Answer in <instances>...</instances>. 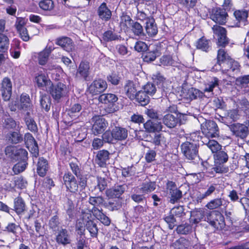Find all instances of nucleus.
<instances>
[{
    "instance_id": "nucleus-37",
    "label": "nucleus",
    "mask_w": 249,
    "mask_h": 249,
    "mask_svg": "<svg viewBox=\"0 0 249 249\" xmlns=\"http://www.w3.org/2000/svg\"><path fill=\"white\" fill-rule=\"evenodd\" d=\"M156 188V183L155 181L151 180L146 181L142 183L140 188L138 190L141 193H143L144 195L150 194L154 191Z\"/></svg>"
},
{
    "instance_id": "nucleus-61",
    "label": "nucleus",
    "mask_w": 249,
    "mask_h": 249,
    "mask_svg": "<svg viewBox=\"0 0 249 249\" xmlns=\"http://www.w3.org/2000/svg\"><path fill=\"white\" fill-rule=\"evenodd\" d=\"M27 161H18L14 165L12 168V170L14 173V174L18 175V174L23 172L27 168Z\"/></svg>"
},
{
    "instance_id": "nucleus-54",
    "label": "nucleus",
    "mask_w": 249,
    "mask_h": 249,
    "mask_svg": "<svg viewBox=\"0 0 249 249\" xmlns=\"http://www.w3.org/2000/svg\"><path fill=\"white\" fill-rule=\"evenodd\" d=\"M235 84L238 87L241 89L247 87L249 84V74L237 77L235 80Z\"/></svg>"
},
{
    "instance_id": "nucleus-34",
    "label": "nucleus",
    "mask_w": 249,
    "mask_h": 249,
    "mask_svg": "<svg viewBox=\"0 0 249 249\" xmlns=\"http://www.w3.org/2000/svg\"><path fill=\"white\" fill-rule=\"evenodd\" d=\"M105 199L101 196H91L89 198V203L93 206L92 212L93 213L99 212V207L103 206Z\"/></svg>"
},
{
    "instance_id": "nucleus-23",
    "label": "nucleus",
    "mask_w": 249,
    "mask_h": 249,
    "mask_svg": "<svg viewBox=\"0 0 249 249\" xmlns=\"http://www.w3.org/2000/svg\"><path fill=\"white\" fill-rule=\"evenodd\" d=\"M240 63L232 58L224 67L220 70L223 73L232 72L234 73H239L241 71Z\"/></svg>"
},
{
    "instance_id": "nucleus-24",
    "label": "nucleus",
    "mask_w": 249,
    "mask_h": 249,
    "mask_svg": "<svg viewBox=\"0 0 249 249\" xmlns=\"http://www.w3.org/2000/svg\"><path fill=\"white\" fill-rule=\"evenodd\" d=\"M196 49L205 53H208L212 49V42L204 36L198 39L195 44Z\"/></svg>"
},
{
    "instance_id": "nucleus-15",
    "label": "nucleus",
    "mask_w": 249,
    "mask_h": 249,
    "mask_svg": "<svg viewBox=\"0 0 249 249\" xmlns=\"http://www.w3.org/2000/svg\"><path fill=\"white\" fill-rule=\"evenodd\" d=\"M181 117L180 113L176 112L174 114L167 113L164 116L162 119L163 123L167 127L173 128L178 124L181 125L183 124Z\"/></svg>"
},
{
    "instance_id": "nucleus-60",
    "label": "nucleus",
    "mask_w": 249,
    "mask_h": 249,
    "mask_svg": "<svg viewBox=\"0 0 249 249\" xmlns=\"http://www.w3.org/2000/svg\"><path fill=\"white\" fill-rule=\"evenodd\" d=\"M189 243L188 240L180 238L173 243V246L176 249H186L189 247Z\"/></svg>"
},
{
    "instance_id": "nucleus-62",
    "label": "nucleus",
    "mask_w": 249,
    "mask_h": 249,
    "mask_svg": "<svg viewBox=\"0 0 249 249\" xmlns=\"http://www.w3.org/2000/svg\"><path fill=\"white\" fill-rule=\"evenodd\" d=\"M60 224L59 216L56 214L53 216L49 221L48 226L49 229L53 231H56L58 229Z\"/></svg>"
},
{
    "instance_id": "nucleus-21",
    "label": "nucleus",
    "mask_w": 249,
    "mask_h": 249,
    "mask_svg": "<svg viewBox=\"0 0 249 249\" xmlns=\"http://www.w3.org/2000/svg\"><path fill=\"white\" fill-rule=\"evenodd\" d=\"M35 81L36 82L37 87L42 89L47 86L51 85L52 82L48 75L43 73L41 71H38V72L36 74Z\"/></svg>"
},
{
    "instance_id": "nucleus-17",
    "label": "nucleus",
    "mask_w": 249,
    "mask_h": 249,
    "mask_svg": "<svg viewBox=\"0 0 249 249\" xmlns=\"http://www.w3.org/2000/svg\"><path fill=\"white\" fill-rule=\"evenodd\" d=\"M55 239L58 244L63 246L71 244L72 241L70 233L66 228H61L58 231Z\"/></svg>"
},
{
    "instance_id": "nucleus-11",
    "label": "nucleus",
    "mask_w": 249,
    "mask_h": 249,
    "mask_svg": "<svg viewBox=\"0 0 249 249\" xmlns=\"http://www.w3.org/2000/svg\"><path fill=\"white\" fill-rule=\"evenodd\" d=\"M230 128L232 136L236 138L237 140L244 141L249 135V130H248V126L244 123H234L230 125Z\"/></svg>"
},
{
    "instance_id": "nucleus-33",
    "label": "nucleus",
    "mask_w": 249,
    "mask_h": 249,
    "mask_svg": "<svg viewBox=\"0 0 249 249\" xmlns=\"http://www.w3.org/2000/svg\"><path fill=\"white\" fill-rule=\"evenodd\" d=\"M56 152L59 153L62 158L65 157L71 153L69 142L67 140H60L58 141V149Z\"/></svg>"
},
{
    "instance_id": "nucleus-64",
    "label": "nucleus",
    "mask_w": 249,
    "mask_h": 249,
    "mask_svg": "<svg viewBox=\"0 0 249 249\" xmlns=\"http://www.w3.org/2000/svg\"><path fill=\"white\" fill-rule=\"evenodd\" d=\"M82 110V106L80 104L76 103L70 106L68 110V114L71 117H75L78 115Z\"/></svg>"
},
{
    "instance_id": "nucleus-52",
    "label": "nucleus",
    "mask_w": 249,
    "mask_h": 249,
    "mask_svg": "<svg viewBox=\"0 0 249 249\" xmlns=\"http://www.w3.org/2000/svg\"><path fill=\"white\" fill-rule=\"evenodd\" d=\"M133 20L126 14L123 13L121 17L120 25L124 30H128L130 28Z\"/></svg>"
},
{
    "instance_id": "nucleus-19",
    "label": "nucleus",
    "mask_w": 249,
    "mask_h": 249,
    "mask_svg": "<svg viewBox=\"0 0 249 249\" xmlns=\"http://www.w3.org/2000/svg\"><path fill=\"white\" fill-rule=\"evenodd\" d=\"M97 14L99 19L105 22L109 21L112 17V12L105 2H102L98 7Z\"/></svg>"
},
{
    "instance_id": "nucleus-43",
    "label": "nucleus",
    "mask_w": 249,
    "mask_h": 249,
    "mask_svg": "<svg viewBox=\"0 0 249 249\" xmlns=\"http://www.w3.org/2000/svg\"><path fill=\"white\" fill-rule=\"evenodd\" d=\"M8 141L12 144H18L22 142L23 136L19 131H11L6 135Z\"/></svg>"
},
{
    "instance_id": "nucleus-40",
    "label": "nucleus",
    "mask_w": 249,
    "mask_h": 249,
    "mask_svg": "<svg viewBox=\"0 0 249 249\" xmlns=\"http://www.w3.org/2000/svg\"><path fill=\"white\" fill-rule=\"evenodd\" d=\"M86 221L85 227L90 233L92 238H96L98 236L99 229L96 223L93 220L89 219Z\"/></svg>"
},
{
    "instance_id": "nucleus-51",
    "label": "nucleus",
    "mask_w": 249,
    "mask_h": 249,
    "mask_svg": "<svg viewBox=\"0 0 249 249\" xmlns=\"http://www.w3.org/2000/svg\"><path fill=\"white\" fill-rule=\"evenodd\" d=\"M10 44L8 36L3 33H0V53L7 52Z\"/></svg>"
},
{
    "instance_id": "nucleus-50",
    "label": "nucleus",
    "mask_w": 249,
    "mask_h": 249,
    "mask_svg": "<svg viewBox=\"0 0 249 249\" xmlns=\"http://www.w3.org/2000/svg\"><path fill=\"white\" fill-rule=\"evenodd\" d=\"M187 94L189 98L192 100L196 99L198 98L199 99H202L205 96L204 92H202L194 88H190L188 91Z\"/></svg>"
},
{
    "instance_id": "nucleus-22",
    "label": "nucleus",
    "mask_w": 249,
    "mask_h": 249,
    "mask_svg": "<svg viewBox=\"0 0 249 249\" xmlns=\"http://www.w3.org/2000/svg\"><path fill=\"white\" fill-rule=\"evenodd\" d=\"M126 189L125 184L115 185L106 190L107 196L112 198H119L124 193Z\"/></svg>"
},
{
    "instance_id": "nucleus-2",
    "label": "nucleus",
    "mask_w": 249,
    "mask_h": 249,
    "mask_svg": "<svg viewBox=\"0 0 249 249\" xmlns=\"http://www.w3.org/2000/svg\"><path fill=\"white\" fill-rule=\"evenodd\" d=\"M200 132H194L190 134V141L183 142L180 148L182 153L189 160H193L198 156L199 141L202 138L199 135Z\"/></svg>"
},
{
    "instance_id": "nucleus-48",
    "label": "nucleus",
    "mask_w": 249,
    "mask_h": 249,
    "mask_svg": "<svg viewBox=\"0 0 249 249\" xmlns=\"http://www.w3.org/2000/svg\"><path fill=\"white\" fill-rule=\"evenodd\" d=\"M67 208L66 209V212L67 214L69 216L70 220H71L74 219L75 216V210L74 204L73 201L71 199L68 198L67 199Z\"/></svg>"
},
{
    "instance_id": "nucleus-31",
    "label": "nucleus",
    "mask_w": 249,
    "mask_h": 249,
    "mask_svg": "<svg viewBox=\"0 0 249 249\" xmlns=\"http://www.w3.org/2000/svg\"><path fill=\"white\" fill-rule=\"evenodd\" d=\"M13 210L19 216L23 214L25 211L26 205L24 199L20 196H18L14 199Z\"/></svg>"
},
{
    "instance_id": "nucleus-27",
    "label": "nucleus",
    "mask_w": 249,
    "mask_h": 249,
    "mask_svg": "<svg viewBox=\"0 0 249 249\" xmlns=\"http://www.w3.org/2000/svg\"><path fill=\"white\" fill-rule=\"evenodd\" d=\"M49 165L48 160L44 157H39L36 164V172L40 177H44L49 170Z\"/></svg>"
},
{
    "instance_id": "nucleus-3",
    "label": "nucleus",
    "mask_w": 249,
    "mask_h": 249,
    "mask_svg": "<svg viewBox=\"0 0 249 249\" xmlns=\"http://www.w3.org/2000/svg\"><path fill=\"white\" fill-rule=\"evenodd\" d=\"M213 155L214 165L212 169L217 174H225L229 172V168L225 165L228 161L229 156L224 148L214 153Z\"/></svg>"
},
{
    "instance_id": "nucleus-20",
    "label": "nucleus",
    "mask_w": 249,
    "mask_h": 249,
    "mask_svg": "<svg viewBox=\"0 0 249 249\" xmlns=\"http://www.w3.org/2000/svg\"><path fill=\"white\" fill-rule=\"evenodd\" d=\"M249 12L246 9L236 10L233 12V16L235 18V25L237 27L245 26L247 22Z\"/></svg>"
},
{
    "instance_id": "nucleus-28",
    "label": "nucleus",
    "mask_w": 249,
    "mask_h": 249,
    "mask_svg": "<svg viewBox=\"0 0 249 249\" xmlns=\"http://www.w3.org/2000/svg\"><path fill=\"white\" fill-rule=\"evenodd\" d=\"M89 62L81 61L77 69L76 76L87 81L89 74Z\"/></svg>"
},
{
    "instance_id": "nucleus-4",
    "label": "nucleus",
    "mask_w": 249,
    "mask_h": 249,
    "mask_svg": "<svg viewBox=\"0 0 249 249\" xmlns=\"http://www.w3.org/2000/svg\"><path fill=\"white\" fill-rule=\"evenodd\" d=\"M204 221L217 230L223 229L225 225V218L219 211H208L203 214Z\"/></svg>"
},
{
    "instance_id": "nucleus-6",
    "label": "nucleus",
    "mask_w": 249,
    "mask_h": 249,
    "mask_svg": "<svg viewBox=\"0 0 249 249\" xmlns=\"http://www.w3.org/2000/svg\"><path fill=\"white\" fill-rule=\"evenodd\" d=\"M212 30L215 39L217 48H225L230 43V39L227 36V31L222 26L214 25Z\"/></svg>"
},
{
    "instance_id": "nucleus-14",
    "label": "nucleus",
    "mask_w": 249,
    "mask_h": 249,
    "mask_svg": "<svg viewBox=\"0 0 249 249\" xmlns=\"http://www.w3.org/2000/svg\"><path fill=\"white\" fill-rule=\"evenodd\" d=\"M51 85L50 93L54 100L59 102L60 99L66 94V86L61 82H58L56 84L52 83Z\"/></svg>"
},
{
    "instance_id": "nucleus-36",
    "label": "nucleus",
    "mask_w": 249,
    "mask_h": 249,
    "mask_svg": "<svg viewBox=\"0 0 249 249\" xmlns=\"http://www.w3.org/2000/svg\"><path fill=\"white\" fill-rule=\"evenodd\" d=\"M134 100L138 106L144 107L150 102V98L142 90L138 91L135 96Z\"/></svg>"
},
{
    "instance_id": "nucleus-55",
    "label": "nucleus",
    "mask_w": 249,
    "mask_h": 249,
    "mask_svg": "<svg viewBox=\"0 0 249 249\" xmlns=\"http://www.w3.org/2000/svg\"><path fill=\"white\" fill-rule=\"evenodd\" d=\"M170 195L169 202L171 204H175L178 202L182 197V192L178 188L169 193Z\"/></svg>"
},
{
    "instance_id": "nucleus-63",
    "label": "nucleus",
    "mask_w": 249,
    "mask_h": 249,
    "mask_svg": "<svg viewBox=\"0 0 249 249\" xmlns=\"http://www.w3.org/2000/svg\"><path fill=\"white\" fill-rule=\"evenodd\" d=\"M142 90L146 93L148 96H152L155 94L157 91L155 85L152 83L147 82L145 85L142 87Z\"/></svg>"
},
{
    "instance_id": "nucleus-57",
    "label": "nucleus",
    "mask_w": 249,
    "mask_h": 249,
    "mask_svg": "<svg viewBox=\"0 0 249 249\" xmlns=\"http://www.w3.org/2000/svg\"><path fill=\"white\" fill-rule=\"evenodd\" d=\"M129 29L134 35L137 36H142L144 35L143 29L142 25L137 21H133Z\"/></svg>"
},
{
    "instance_id": "nucleus-29",
    "label": "nucleus",
    "mask_w": 249,
    "mask_h": 249,
    "mask_svg": "<svg viewBox=\"0 0 249 249\" xmlns=\"http://www.w3.org/2000/svg\"><path fill=\"white\" fill-rule=\"evenodd\" d=\"M109 152L107 150H99L95 158L96 163L101 167L106 166L107 160L109 159Z\"/></svg>"
},
{
    "instance_id": "nucleus-41",
    "label": "nucleus",
    "mask_w": 249,
    "mask_h": 249,
    "mask_svg": "<svg viewBox=\"0 0 249 249\" xmlns=\"http://www.w3.org/2000/svg\"><path fill=\"white\" fill-rule=\"evenodd\" d=\"M106 133L105 132L102 136V139L99 138H94L91 143V146L92 150H99L101 148L104 143H110L109 141H108L107 139V136Z\"/></svg>"
},
{
    "instance_id": "nucleus-26",
    "label": "nucleus",
    "mask_w": 249,
    "mask_h": 249,
    "mask_svg": "<svg viewBox=\"0 0 249 249\" xmlns=\"http://www.w3.org/2000/svg\"><path fill=\"white\" fill-rule=\"evenodd\" d=\"M145 131L149 133H155L161 130L162 126L160 122L157 120H148L143 123Z\"/></svg>"
},
{
    "instance_id": "nucleus-49",
    "label": "nucleus",
    "mask_w": 249,
    "mask_h": 249,
    "mask_svg": "<svg viewBox=\"0 0 249 249\" xmlns=\"http://www.w3.org/2000/svg\"><path fill=\"white\" fill-rule=\"evenodd\" d=\"M96 218L98 219L103 225L108 226L111 223L110 219L104 213L103 210L101 209L99 212L93 213Z\"/></svg>"
},
{
    "instance_id": "nucleus-13",
    "label": "nucleus",
    "mask_w": 249,
    "mask_h": 249,
    "mask_svg": "<svg viewBox=\"0 0 249 249\" xmlns=\"http://www.w3.org/2000/svg\"><path fill=\"white\" fill-rule=\"evenodd\" d=\"M25 145L28 149L33 157L37 158L39 156V147L37 142L29 132H27L24 136Z\"/></svg>"
},
{
    "instance_id": "nucleus-42",
    "label": "nucleus",
    "mask_w": 249,
    "mask_h": 249,
    "mask_svg": "<svg viewBox=\"0 0 249 249\" xmlns=\"http://www.w3.org/2000/svg\"><path fill=\"white\" fill-rule=\"evenodd\" d=\"M202 142L211 151L213 155L222 149V145L216 140L208 139Z\"/></svg>"
},
{
    "instance_id": "nucleus-9",
    "label": "nucleus",
    "mask_w": 249,
    "mask_h": 249,
    "mask_svg": "<svg viewBox=\"0 0 249 249\" xmlns=\"http://www.w3.org/2000/svg\"><path fill=\"white\" fill-rule=\"evenodd\" d=\"M92 122L91 130L92 134L95 136L103 134L108 125L107 120L99 115L92 118Z\"/></svg>"
},
{
    "instance_id": "nucleus-7",
    "label": "nucleus",
    "mask_w": 249,
    "mask_h": 249,
    "mask_svg": "<svg viewBox=\"0 0 249 249\" xmlns=\"http://www.w3.org/2000/svg\"><path fill=\"white\" fill-rule=\"evenodd\" d=\"M210 18L217 25H225L228 19V14L223 7H213L209 12Z\"/></svg>"
},
{
    "instance_id": "nucleus-56",
    "label": "nucleus",
    "mask_w": 249,
    "mask_h": 249,
    "mask_svg": "<svg viewBox=\"0 0 249 249\" xmlns=\"http://www.w3.org/2000/svg\"><path fill=\"white\" fill-rule=\"evenodd\" d=\"M38 5L44 11H51L54 7V2L52 0H42L39 2Z\"/></svg>"
},
{
    "instance_id": "nucleus-38",
    "label": "nucleus",
    "mask_w": 249,
    "mask_h": 249,
    "mask_svg": "<svg viewBox=\"0 0 249 249\" xmlns=\"http://www.w3.org/2000/svg\"><path fill=\"white\" fill-rule=\"evenodd\" d=\"M145 24V30L148 36L153 37L157 34L158 29L153 18H148Z\"/></svg>"
},
{
    "instance_id": "nucleus-30",
    "label": "nucleus",
    "mask_w": 249,
    "mask_h": 249,
    "mask_svg": "<svg viewBox=\"0 0 249 249\" xmlns=\"http://www.w3.org/2000/svg\"><path fill=\"white\" fill-rule=\"evenodd\" d=\"M124 90L126 96L131 101L134 100L137 93L136 84L132 80H128L124 85Z\"/></svg>"
},
{
    "instance_id": "nucleus-58",
    "label": "nucleus",
    "mask_w": 249,
    "mask_h": 249,
    "mask_svg": "<svg viewBox=\"0 0 249 249\" xmlns=\"http://www.w3.org/2000/svg\"><path fill=\"white\" fill-rule=\"evenodd\" d=\"M20 227L19 225H17L15 223H8L5 229L2 231L9 234H12L16 236H18L17 230Z\"/></svg>"
},
{
    "instance_id": "nucleus-16",
    "label": "nucleus",
    "mask_w": 249,
    "mask_h": 249,
    "mask_svg": "<svg viewBox=\"0 0 249 249\" xmlns=\"http://www.w3.org/2000/svg\"><path fill=\"white\" fill-rule=\"evenodd\" d=\"M12 84L10 79L8 77L3 78L0 87L1 96L4 101H9L12 95Z\"/></svg>"
},
{
    "instance_id": "nucleus-32",
    "label": "nucleus",
    "mask_w": 249,
    "mask_h": 249,
    "mask_svg": "<svg viewBox=\"0 0 249 249\" xmlns=\"http://www.w3.org/2000/svg\"><path fill=\"white\" fill-rule=\"evenodd\" d=\"M55 44L61 46L67 52L71 51L73 47L72 40L67 36H61L57 38Z\"/></svg>"
},
{
    "instance_id": "nucleus-10",
    "label": "nucleus",
    "mask_w": 249,
    "mask_h": 249,
    "mask_svg": "<svg viewBox=\"0 0 249 249\" xmlns=\"http://www.w3.org/2000/svg\"><path fill=\"white\" fill-rule=\"evenodd\" d=\"M201 129L203 134L208 138L219 136V128L216 122L213 120H206L201 124Z\"/></svg>"
},
{
    "instance_id": "nucleus-47",
    "label": "nucleus",
    "mask_w": 249,
    "mask_h": 249,
    "mask_svg": "<svg viewBox=\"0 0 249 249\" xmlns=\"http://www.w3.org/2000/svg\"><path fill=\"white\" fill-rule=\"evenodd\" d=\"M51 53L50 50L45 49L38 53L37 60L38 64L40 65H45L48 59L49 56Z\"/></svg>"
},
{
    "instance_id": "nucleus-5",
    "label": "nucleus",
    "mask_w": 249,
    "mask_h": 249,
    "mask_svg": "<svg viewBox=\"0 0 249 249\" xmlns=\"http://www.w3.org/2000/svg\"><path fill=\"white\" fill-rule=\"evenodd\" d=\"M106 135L110 144L114 143L115 142L123 141L128 137V130L125 128L120 126H115L112 130H106Z\"/></svg>"
},
{
    "instance_id": "nucleus-45",
    "label": "nucleus",
    "mask_w": 249,
    "mask_h": 249,
    "mask_svg": "<svg viewBox=\"0 0 249 249\" xmlns=\"http://www.w3.org/2000/svg\"><path fill=\"white\" fill-rule=\"evenodd\" d=\"M40 105L42 109L48 112L50 110L51 105L50 97L45 93H42L40 96Z\"/></svg>"
},
{
    "instance_id": "nucleus-25",
    "label": "nucleus",
    "mask_w": 249,
    "mask_h": 249,
    "mask_svg": "<svg viewBox=\"0 0 249 249\" xmlns=\"http://www.w3.org/2000/svg\"><path fill=\"white\" fill-rule=\"evenodd\" d=\"M91 216L90 213H88L85 212H82L80 217L77 220L75 224V230L79 235H85V223H84V220L86 218L89 219Z\"/></svg>"
},
{
    "instance_id": "nucleus-46",
    "label": "nucleus",
    "mask_w": 249,
    "mask_h": 249,
    "mask_svg": "<svg viewBox=\"0 0 249 249\" xmlns=\"http://www.w3.org/2000/svg\"><path fill=\"white\" fill-rule=\"evenodd\" d=\"M37 206L32 205L29 208H26V211L24 213H25L24 219L27 221H29L38 217V212H36Z\"/></svg>"
},
{
    "instance_id": "nucleus-35",
    "label": "nucleus",
    "mask_w": 249,
    "mask_h": 249,
    "mask_svg": "<svg viewBox=\"0 0 249 249\" xmlns=\"http://www.w3.org/2000/svg\"><path fill=\"white\" fill-rule=\"evenodd\" d=\"M118 97L112 93H103L99 97V101L101 103L113 106L117 101Z\"/></svg>"
},
{
    "instance_id": "nucleus-44",
    "label": "nucleus",
    "mask_w": 249,
    "mask_h": 249,
    "mask_svg": "<svg viewBox=\"0 0 249 249\" xmlns=\"http://www.w3.org/2000/svg\"><path fill=\"white\" fill-rule=\"evenodd\" d=\"M20 104L21 108L24 110H28L32 106V102L29 94L22 93L20 95Z\"/></svg>"
},
{
    "instance_id": "nucleus-1",
    "label": "nucleus",
    "mask_w": 249,
    "mask_h": 249,
    "mask_svg": "<svg viewBox=\"0 0 249 249\" xmlns=\"http://www.w3.org/2000/svg\"><path fill=\"white\" fill-rule=\"evenodd\" d=\"M69 165L71 172L66 171L63 176V184L71 195L76 197L87 186V178L83 175L81 164L77 158H71Z\"/></svg>"
},
{
    "instance_id": "nucleus-59",
    "label": "nucleus",
    "mask_w": 249,
    "mask_h": 249,
    "mask_svg": "<svg viewBox=\"0 0 249 249\" xmlns=\"http://www.w3.org/2000/svg\"><path fill=\"white\" fill-rule=\"evenodd\" d=\"M28 153L26 150L19 148H18L16 153L15 157L14 159H16L18 161L26 162L28 159Z\"/></svg>"
},
{
    "instance_id": "nucleus-8",
    "label": "nucleus",
    "mask_w": 249,
    "mask_h": 249,
    "mask_svg": "<svg viewBox=\"0 0 249 249\" xmlns=\"http://www.w3.org/2000/svg\"><path fill=\"white\" fill-rule=\"evenodd\" d=\"M231 58L232 57L225 48H219L217 51L216 63L212 68V71H220Z\"/></svg>"
},
{
    "instance_id": "nucleus-53",
    "label": "nucleus",
    "mask_w": 249,
    "mask_h": 249,
    "mask_svg": "<svg viewBox=\"0 0 249 249\" xmlns=\"http://www.w3.org/2000/svg\"><path fill=\"white\" fill-rule=\"evenodd\" d=\"M177 232L180 234H187L192 231V225L185 223L177 226L176 228Z\"/></svg>"
},
{
    "instance_id": "nucleus-39",
    "label": "nucleus",
    "mask_w": 249,
    "mask_h": 249,
    "mask_svg": "<svg viewBox=\"0 0 249 249\" xmlns=\"http://www.w3.org/2000/svg\"><path fill=\"white\" fill-rule=\"evenodd\" d=\"M24 122L27 128L31 132L36 134L38 132V129L34 119L30 116V113L27 112L24 118Z\"/></svg>"
},
{
    "instance_id": "nucleus-18",
    "label": "nucleus",
    "mask_w": 249,
    "mask_h": 249,
    "mask_svg": "<svg viewBox=\"0 0 249 249\" xmlns=\"http://www.w3.org/2000/svg\"><path fill=\"white\" fill-rule=\"evenodd\" d=\"M161 54L160 49L156 47L152 50L149 49V47L144 53H142L141 58L144 62L151 63Z\"/></svg>"
},
{
    "instance_id": "nucleus-12",
    "label": "nucleus",
    "mask_w": 249,
    "mask_h": 249,
    "mask_svg": "<svg viewBox=\"0 0 249 249\" xmlns=\"http://www.w3.org/2000/svg\"><path fill=\"white\" fill-rule=\"evenodd\" d=\"M107 88L106 80L101 78L94 79L88 88L89 93L97 95L104 92Z\"/></svg>"
}]
</instances>
